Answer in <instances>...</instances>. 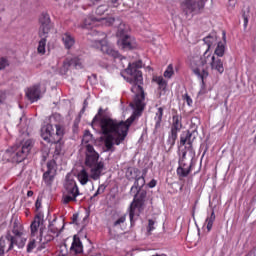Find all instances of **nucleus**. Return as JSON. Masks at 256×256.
Wrapping results in <instances>:
<instances>
[{"mask_svg": "<svg viewBox=\"0 0 256 256\" xmlns=\"http://www.w3.org/2000/svg\"><path fill=\"white\" fill-rule=\"evenodd\" d=\"M143 66V62H129L125 73L122 74L123 79L131 85V91L135 94L134 100L130 107L134 110V115L130 116L126 121L117 120L109 117L100 119V129L102 132L101 141L104 143L106 151H115V145H121L129 135V127L135 121V115H141L145 109V91L143 90V73L139 70Z\"/></svg>", "mask_w": 256, "mask_h": 256, "instance_id": "obj_1", "label": "nucleus"}, {"mask_svg": "<svg viewBox=\"0 0 256 256\" xmlns=\"http://www.w3.org/2000/svg\"><path fill=\"white\" fill-rule=\"evenodd\" d=\"M65 224L63 220L57 219L54 215L53 220L48 225V230L43 228V218L36 216L30 225L32 237H37L40 234L39 242L43 245H47L50 241H53L55 237H59V233L63 231Z\"/></svg>", "mask_w": 256, "mask_h": 256, "instance_id": "obj_2", "label": "nucleus"}, {"mask_svg": "<svg viewBox=\"0 0 256 256\" xmlns=\"http://www.w3.org/2000/svg\"><path fill=\"white\" fill-rule=\"evenodd\" d=\"M93 141V134L89 130H85L82 145H86V158L85 165L86 167H90L91 178L93 181H99L101 176H103V171H105V163L103 161H99V153L95 151L93 145L89 144Z\"/></svg>", "mask_w": 256, "mask_h": 256, "instance_id": "obj_3", "label": "nucleus"}, {"mask_svg": "<svg viewBox=\"0 0 256 256\" xmlns=\"http://www.w3.org/2000/svg\"><path fill=\"white\" fill-rule=\"evenodd\" d=\"M213 57L215 55H212L209 49H206L202 56H193L190 59V67L193 73L201 79L202 83L203 79L209 77V65L211 66Z\"/></svg>", "mask_w": 256, "mask_h": 256, "instance_id": "obj_4", "label": "nucleus"}, {"mask_svg": "<svg viewBox=\"0 0 256 256\" xmlns=\"http://www.w3.org/2000/svg\"><path fill=\"white\" fill-rule=\"evenodd\" d=\"M31 149H33V140L28 139L20 145L13 146L6 150L5 157H8L7 161H12V163H21L22 161H25L31 152Z\"/></svg>", "mask_w": 256, "mask_h": 256, "instance_id": "obj_5", "label": "nucleus"}, {"mask_svg": "<svg viewBox=\"0 0 256 256\" xmlns=\"http://www.w3.org/2000/svg\"><path fill=\"white\" fill-rule=\"evenodd\" d=\"M96 23H101V25H105L106 27H111V25H114V27H117L116 35L117 37H123L127 31V26L121 19L117 18H96V17H88L84 21V27L89 29V27H95Z\"/></svg>", "mask_w": 256, "mask_h": 256, "instance_id": "obj_6", "label": "nucleus"}, {"mask_svg": "<svg viewBox=\"0 0 256 256\" xmlns=\"http://www.w3.org/2000/svg\"><path fill=\"white\" fill-rule=\"evenodd\" d=\"M195 132L184 131L180 136V145L185 146L182 151L184 159L188 161H193L195 159V149H193V141H195Z\"/></svg>", "mask_w": 256, "mask_h": 256, "instance_id": "obj_7", "label": "nucleus"}, {"mask_svg": "<svg viewBox=\"0 0 256 256\" xmlns=\"http://www.w3.org/2000/svg\"><path fill=\"white\" fill-rule=\"evenodd\" d=\"M138 193L134 196V200L130 205L129 217L131 223H133V218L139 217L141 211H143V205H145V197H147V192L136 190Z\"/></svg>", "mask_w": 256, "mask_h": 256, "instance_id": "obj_8", "label": "nucleus"}, {"mask_svg": "<svg viewBox=\"0 0 256 256\" xmlns=\"http://www.w3.org/2000/svg\"><path fill=\"white\" fill-rule=\"evenodd\" d=\"M64 187L63 203L67 205V203H71V201H77V197L81 195L77 182L75 180H66Z\"/></svg>", "mask_w": 256, "mask_h": 256, "instance_id": "obj_9", "label": "nucleus"}, {"mask_svg": "<svg viewBox=\"0 0 256 256\" xmlns=\"http://www.w3.org/2000/svg\"><path fill=\"white\" fill-rule=\"evenodd\" d=\"M183 117L179 114H175L172 116V127L171 132L167 139V144L170 149L175 146V142L177 141V135L181 129H183Z\"/></svg>", "mask_w": 256, "mask_h": 256, "instance_id": "obj_10", "label": "nucleus"}, {"mask_svg": "<svg viewBox=\"0 0 256 256\" xmlns=\"http://www.w3.org/2000/svg\"><path fill=\"white\" fill-rule=\"evenodd\" d=\"M102 37L103 38L101 39L93 40L92 47H95V49H100L106 55H110V57H114V59H121V55L119 54V51L113 49V47H111L109 43H107V39H105V34H102Z\"/></svg>", "mask_w": 256, "mask_h": 256, "instance_id": "obj_11", "label": "nucleus"}, {"mask_svg": "<svg viewBox=\"0 0 256 256\" xmlns=\"http://www.w3.org/2000/svg\"><path fill=\"white\" fill-rule=\"evenodd\" d=\"M39 23V37H49V31H51V17L47 12H43L40 15Z\"/></svg>", "mask_w": 256, "mask_h": 256, "instance_id": "obj_12", "label": "nucleus"}, {"mask_svg": "<svg viewBox=\"0 0 256 256\" xmlns=\"http://www.w3.org/2000/svg\"><path fill=\"white\" fill-rule=\"evenodd\" d=\"M205 9V0H186L185 11L186 14L193 13V15H199L201 10Z\"/></svg>", "mask_w": 256, "mask_h": 256, "instance_id": "obj_13", "label": "nucleus"}, {"mask_svg": "<svg viewBox=\"0 0 256 256\" xmlns=\"http://www.w3.org/2000/svg\"><path fill=\"white\" fill-rule=\"evenodd\" d=\"M6 241L8 246V251L13 249V245H17L18 249H23L25 247V243H27V238L23 236V234L12 236L11 233L6 234Z\"/></svg>", "mask_w": 256, "mask_h": 256, "instance_id": "obj_14", "label": "nucleus"}, {"mask_svg": "<svg viewBox=\"0 0 256 256\" xmlns=\"http://www.w3.org/2000/svg\"><path fill=\"white\" fill-rule=\"evenodd\" d=\"M55 175H57V168L55 167V161L51 160L47 162V170L43 174V181L46 185H53V181L55 180Z\"/></svg>", "mask_w": 256, "mask_h": 256, "instance_id": "obj_15", "label": "nucleus"}, {"mask_svg": "<svg viewBox=\"0 0 256 256\" xmlns=\"http://www.w3.org/2000/svg\"><path fill=\"white\" fill-rule=\"evenodd\" d=\"M193 161H189L187 158L183 157L179 161V167L177 168V175L180 177H188L189 173H191V165Z\"/></svg>", "mask_w": 256, "mask_h": 256, "instance_id": "obj_16", "label": "nucleus"}, {"mask_svg": "<svg viewBox=\"0 0 256 256\" xmlns=\"http://www.w3.org/2000/svg\"><path fill=\"white\" fill-rule=\"evenodd\" d=\"M41 137L46 143H55V128L47 124L41 128Z\"/></svg>", "mask_w": 256, "mask_h": 256, "instance_id": "obj_17", "label": "nucleus"}, {"mask_svg": "<svg viewBox=\"0 0 256 256\" xmlns=\"http://www.w3.org/2000/svg\"><path fill=\"white\" fill-rule=\"evenodd\" d=\"M26 97L31 103H35L41 99V85L36 84L26 90Z\"/></svg>", "mask_w": 256, "mask_h": 256, "instance_id": "obj_18", "label": "nucleus"}, {"mask_svg": "<svg viewBox=\"0 0 256 256\" xmlns=\"http://www.w3.org/2000/svg\"><path fill=\"white\" fill-rule=\"evenodd\" d=\"M31 239L27 245V252L31 253V251H33V249H35L36 247H38V249H45V244L41 243L39 241V239H41V234H38L36 236H33L31 234Z\"/></svg>", "mask_w": 256, "mask_h": 256, "instance_id": "obj_19", "label": "nucleus"}, {"mask_svg": "<svg viewBox=\"0 0 256 256\" xmlns=\"http://www.w3.org/2000/svg\"><path fill=\"white\" fill-rule=\"evenodd\" d=\"M212 71H216L219 75H223L225 73V66L223 64V60L219 57L212 56V62L210 64Z\"/></svg>", "mask_w": 256, "mask_h": 256, "instance_id": "obj_20", "label": "nucleus"}, {"mask_svg": "<svg viewBox=\"0 0 256 256\" xmlns=\"http://www.w3.org/2000/svg\"><path fill=\"white\" fill-rule=\"evenodd\" d=\"M70 253H72V255H79V253H83V244L81 243V239L77 236H74L73 238Z\"/></svg>", "mask_w": 256, "mask_h": 256, "instance_id": "obj_21", "label": "nucleus"}, {"mask_svg": "<svg viewBox=\"0 0 256 256\" xmlns=\"http://www.w3.org/2000/svg\"><path fill=\"white\" fill-rule=\"evenodd\" d=\"M61 39L65 49H73V46L75 45V37H73L71 33L66 32L62 34Z\"/></svg>", "mask_w": 256, "mask_h": 256, "instance_id": "obj_22", "label": "nucleus"}, {"mask_svg": "<svg viewBox=\"0 0 256 256\" xmlns=\"http://www.w3.org/2000/svg\"><path fill=\"white\" fill-rule=\"evenodd\" d=\"M55 132H54V143L58 144L59 147H61V139H63V136L65 135V127H63L61 124L55 125Z\"/></svg>", "mask_w": 256, "mask_h": 256, "instance_id": "obj_23", "label": "nucleus"}, {"mask_svg": "<svg viewBox=\"0 0 256 256\" xmlns=\"http://www.w3.org/2000/svg\"><path fill=\"white\" fill-rule=\"evenodd\" d=\"M89 168L91 171V167H89ZM77 179L81 185H87L89 183V179H93V178H91V172H90V176H89V172H87L86 169H82L78 172Z\"/></svg>", "mask_w": 256, "mask_h": 256, "instance_id": "obj_24", "label": "nucleus"}, {"mask_svg": "<svg viewBox=\"0 0 256 256\" xmlns=\"http://www.w3.org/2000/svg\"><path fill=\"white\" fill-rule=\"evenodd\" d=\"M205 45H207V49L208 51L211 50V47H215L216 45H218V41H217V34L213 33V34H210L208 36H206L204 39H203Z\"/></svg>", "mask_w": 256, "mask_h": 256, "instance_id": "obj_25", "label": "nucleus"}, {"mask_svg": "<svg viewBox=\"0 0 256 256\" xmlns=\"http://www.w3.org/2000/svg\"><path fill=\"white\" fill-rule=\"evenodd\" d=\"M163 111H165V108L163 107H159L157 108V111L155 113V129H159V127H161V123L163 121Z\"/></svg>", "mask_w": 256, "mask_h": 256, "instance_id": "obj_26", "label": "nucleus"}, {"mask_svg": "<svg viewBox=\"0 0 256 256\" xmlns=\"http://www.w3.org/2000/svg\"><path fill=\"white\" fill-rule=\"evenodd\" d=\"M118 45H120L122 49H133L134 47L131 37L129 36H124L122 39H120L118 41Z\"/></svg>", "mask_w": 256, "mask_h": 256, "instance_id": "obj_27", "label": "nucleus"}, {"mask_svg": "<svg viewBox=\"0 0 256 256\" xmlns=\"http://www.w3.org/2000/svg\"><path fill=\"white\" fill-rule=\"evenodd\" d=\"M71 65H75V67H77V65H79V64L77 63V58L66 59V60L63 62V66H62V68H61V73H62V74L67 73V71H69V67H71Z\"/></svg>", "mask_w": 256, "mask_h": 256, "instance_id": "obj_28", "label": "nucleus"}, {"mask_svg": "<svg viewBox=\"0 0 256 256\" xmlns=\"http://www.w3.org/2000/svg\"><path fill=\"white\" fill-rule=\"evenodd\" d=\"M41 40L38 42L37 51L39 55H45L47 47V37L49 36H40Z\"/></svg>", "mask_w": 256, "mask_h": 256, "instance_id": "obj_29", "label": "nucleus"}, {"mask_svg": "<svg viewBox=\"0 0 256 256\" xmlns=\"http://www.w3.org/2000/svg\"><path fill=\"white\" fill-rule=\"evenodd\" d=\"M152 81L158 85L161 91H165V89H167V82L163 79V76H154Z\"/></svg>", "mask_w": 256, "mask_h": 256, "instance_id": "obj_30", "label": "nucleus"}, {"mask_svg": "<svg viewBox=\"0 0 256 256\" xmlns=\"http://www.w3.org/2000/svg\"><path fill=\"white\" fill-rule=\"evenodd\" d=\"M142 187H145V173L136 179L134 185L131 188V191H133V189L141 190Z\"/></svg>", "mask_w": 256, "mask_h": 256, "instance_id": "obj_31", "label": "nucleus"}, {"mask_svg": "<svg viewBox=\"0 0 256 256\" xmlns=\"http://www.w3.org/2000/svg\"><path fill=\"white\" fill-rule=\"evenodd\" d=\"M214 54L217 56L218 59L219 57H223V55H225V44H223V42H218Z\"/></svg>", "mask_w": 256, "mask_h": 256, "instance_id": "obj_32", "label": "nucleus"}, {"mask_svg": "<svg viewBox=\"0 0 256 256\" xmlns=\"http://www.w3.org/2000/svg\"><path fill=\"white\" fill-rule=\"evenodd\" d=\"M213 223H215V211H212L211 215L206 218L207 231L213 229Z\"/></svg>", "mask_w": 256, "mask_h": 256, "instance_id": "obj_33", "label": "nucleus"}, {"mask_svg": "<svg viewBox=\"0 0 256 256\" xmlns=\"http://www.w3.org/2000/svg\"><path fill=\"white\" fill-rule=\"evenodd\" d=\"M173 75H175V71L173 70V64H169L166 70L164 71V77L166 79H171Z\"/></svg>", "mask_w": 256, "mask_h": 256, "instance_id": "obj_34", "label": "nucleus"}, {"mask_svg": "<svg viewBox=\"0 0 256 256\" xmlns=\"http://www.w3.org/2000/svg\"><path fill=\"white\" fill-rule=\"evenodd\" d=\"M23 228L19 225V222L15 221L13 223V229L12 233L17 236V235H23Z\"/></svg>", "mask_w": 256, "mask_h": 256, "instance_id": "obj_35", "label": "nucleus"}, {"mask_svg": "<svg viewBox=\"0 0 256 256\" xmlns=\"http://www.w3.org/2000/svg\"><path fill=\"white\" fill-rule=\"evenodd\" d=\"M106 11H109L108 4H102V5L97 7L96 15H105Z\"/></svg>", "mask_w": 256, "mask_h": 256, "instance_id": "obj_36", "label": "nucleus"}, {"mask_svg": "<svg viewBox=\"0 0 256 256\" xmlns=\"http://www.w3.org/2000/svg\"><path fill=\"white\" fill-rule=\"evenodd\" d=\"M7 245H9L7 243V236L1 237L0 238V254L1 255H3V253H5V249H6Z\"/></svg>", "mask_w": 256, "mask_h": 256, "instance_id": "obj_37", "label": "nucleus"}, {"mask_svg": "<svg viewBox=\"0 0 256 256\" xmlns=\"http://www.w3.org/2000/svg\"><path fill=\"white\" fill-rule=\"evenodd\" d=\"M121 3H123V0H110L107 5H108V8L111 7V8H117L119 7V5H121Z\"/></svg>", "mask_w": 256, "mask_h": 256, "instance_id": "obj_38", "label": "nucleus"}, {"mask_svg": "<svg viewBox=\"0 0 256 256\" xmlns=\"http://www.w3.org/2000/svg\"><path fill=\"white\" fill-rule=\"evenodd\" d=\"M125 221H127V215H123L120 218H118L113 225L114 227H119L120 225H123Z\"/></svg>", "mask_w": 256, "mask_h": 256, "instance_id": "obj_39", "label": "nucleus"}, {"mask_svg": "<svg viewBox=\"0 0 256 256\" xmlns=\"http://www.w3.org/2000/svg\"><path fill=\"white\" fill-rule=\"evenodd\" d=\"M6 67H9V60L6 58H1L0 59V70L5 69Z\"/></svg>", "mask_w": 256, "mask_h": 256, "instance_id": "obj_40", "label": "nucleus"}, {"mask_svg": "<svg viewBox=\"0 0 256 256\" xmlns=\"http://www.w3.org/2000/svg\"><path fill=\"white\" fill-rule=\"evenodd\" d=\"M242 17L244 19V27L247 28V25H249V11L244 12Z\"/></svg>", "mask_w": 256, "mask_h": 256, "instance_id": "obj_41", "label": "nucleus"}, {"mask_svg": "<svg viewBox=\"0 0 256 256\" xmlns=\"http://www.w3.org/2000/svg\"><path fill=\"white\" fill-rule=\"evenodd\" d=\"M101 193H105V186L104 185H100L98 187V189L95 192V194L93 195V197H97V195H101Z\"/></svg>", "mask_w": 256, "mask_h": 256, "instance_id": "obj_42", "label": "nucleus"}, {"mask_svg": "<svg viewBox=\"0 0 256 256\" xmlns=\"http://www.w3.org/2000/svg\"><path fill=\"white\" fill-rule=\"evenodd\" d=\"M155 229V221L149 220L148 222V232L151 233Z\"/></svg>", "mask_w": 256, "mask_h": 256, "instance_id": "obj_43", "label": "nucleus"}, {"mask_svg": "<svg viewBox=\"0 0 256 256\" xmlns=\"http://www.w3.org/2000/svg\"><path fill=\"white\" fill-rule=\"evenodd\" d=\"M157 186V180L155 179H152L149 183H148V187L150 189H153V187H156Z\"/></svg>", "mask_w": 256, "mask_h": 256, "instance_id": "obj_44", "label": "nucleus"}, {"mask_svg": "<svg viewBox=\"0 0 256 256\" xmlns=\"http://www.w3.org/2000/svg\"><path fill=\"white\" fill-rule=\"evenodd\" d=\"M35 207H36L37 211H39V209H41V200H39V199L36 200Z\"/></svg>", "mask_w": 256, "mask_h": 256, "instance_id": "obj_45", "label": "nucleus"}, {"mask_svg": "<svg viewBox=\"0 0 256 256\" xmlns=\"http://www.w3.org/2000/svg\"><path fill=\"white\" fill-rule=\"evenodd\" d=\"M120 61H121L122 65H123V67H125V63H129V62L127 61V58H125V57L120 58Z\"/></svg>", "mask_w": 256, "mask_h": 256, "instance_id": "obj_46", "label": "nucleus"}, {"mask_svg": "<svg viewBox=\"0 0 256 256\" xmlns=\"http://www.w3.org/2000/svg\"><path fill=\"white\" fill-rule=\"evenodd\" d=\"M101 113H103V108H99L98 114L94 117L93 121H95L97 119V116L101 115Z\"/></svg>", "mask_w": 256, "mask_h": 256, "instance_id": "obj_47", "label": "nucleus"}, {"mask_svg": "<svg viewBox=\"0 0 256 256\" xmlns=\"http://www.w3.org/2000/svg\"><path fill=\"white\" fill-rule=\"evenodd\" d=\"M186 101L188 105H191V103H193V100L189 96L186 97Z\"/></svg>", "mask_w": 256, "mask_h": 256, "instance_id": "obj_48", "label": "nucleus"}, {"mask_svg": "<svg viewBox=\"0 0 256 256\" xmlns=\"http://www.w3.org/2000/svg\"><path fill=\"white\" fill-rule=\"evenodd\" d=\"M27 197H33V191L29 190V191L27 192Z\"/></svg>", "mask_w": 256, "mask_h": 256, "instance_id": "obj_49", "label": "nucleus"}, {"mask_svg": "<svg viewBox=\"0 0 256 256\" xmlns=\"http://www.w3.org/2000/svg\"><path fill=\"white\" fill-rule=\"evenodd\" d=\"M90 1H91V3H92L93 5H95V3H99L100 0H90Z\"/></svg>", "mask_w": 256, "mask_h": 256, "instance_id": "obj_50", "label": "nucleus"}, {"mask_svg": "<svg viewBox=\"0 0 256 256\" xmlns=\"http://www.w3.org/2000/svg\"><path fill=\"white\" fill-rule=\"evenodd\" d=\"M85 107H87V100L84 101V108L82 109V111H85Z\"/></svg>", "mask_w": 256, "mask_h": 256, "instance_id": "obj_51", "label": "nucleus"}, {"mask_svg": "<svg viewBox=\"0 0 256 256\" xmlns=\"http://www.w3.org/2000/svg\"><path fill=\"white\" fill-rule=\"evenodd\" d=\"M63 249H64L65 251H67V247H65V246L62 247L61 251H63Z\"/></svg>", "mask_w": 256, "mask_h": 256, "instance_id": "obj_52", "label": "nucleus"}, {"mask_svg": "<svg viewBox=\"0 0 256 256\" xmlns=\"http://www.w3.org/2000/svg\"><path fill=\"white\" fill-rule=\"evenodd\" d=\"M223 39H224V41H225V32H223Z\"/></svg>", "mask_w": 256, "mask_h": 256, "instance_id": "obj_53", "label": "nucleus"}, {"mask_svg": "<svg viewBox=\"0 0 256 256\" xmlns=\"http://www.w3.org/2000/svg\"><path fill=\"white\" fill-rule=\"evenodd\" d=\"M235 7V5H232V9Z\"/></svg>", "mask_w": 256, "mask_h": 256, "instance_id": "obj_54", "label": "nucleus"}, {"mask_svg": "<svg viewBox=\"0 0 256 256\" xmlns=\"http://www.w3.org/2000/svg\"><path fill=\"white\" fill-rule=\"evenodd\" d=\"M2 103V101H0V104Z\"/></svg>", "mask_w": 256, "mask_h": 256, "instance_id": "obj_55", "label": "nucleus"}]
</instances>
